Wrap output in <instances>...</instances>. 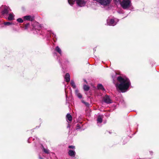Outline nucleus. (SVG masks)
<instances>
[{"mask_svg":"<svg viewBox=\"0 0 159 159\" xmlns=\"http://www.w3.org/2000/svg\"><path fill=\"white\" fill-rule=\"evenodd\" d=\"M55 50L57 52H58L60 55L61 54V50L58 46H57L56 47Z\"/></svg>","mask_w":159,"mask_h":159,"instance_id":"nucleus-12","label":"nucleus"},{"mask_svg":"<svg viewBox=\"0 0 159 159\" xmlns=\"http://www.w3.org/2000/svg\"><path fill=\"white\" fill-rule=\"evenodd\" d=\"M120 3L121 6L124 9L127 8L130 5V2L129 0H123Z\"/></svg>","mask_w":159,"mask_h":159,"instance_id":"nucleus-3","label":"nucleus"},{"mask_svg":"<svg viewBox=\"0 0 159 159\" xmlns=\"http://www.w3.org/2000/svg\"><path fill=\"white\" fill-rule=\"evenodd\" d=\"M69 3L71 5H72L76 2L77 5L80 7L84 6L86 2L84 0H68Z\"/></svg>","mask_w":159,"mask_h":159,"instance_id":"nucleus-2","label":"nucleus"},{"mask_svg":"<svg viewBox=\"0 0 159 159\" xmlns=\"http://www.w3.org/2000/svg\"><path fill=\"white\" fill-rule=\"evenodd\" d=\"M84 89L85 91H88L89 89V87L88 86L84 85Z\"/></svg>","mask_w":159,"mask_h":159,"instance_id":"nucleus-16","label":"nucleus"},{"mask_svg":"<svg viewBox=\"0 0 159 159\" xmlns=\"http://www.w3.org/2000/svg\"><path fill=\"white\" fill-rule=\"evenodd\" d=\"M17 21L19 23H22L23 22V20L21 18H19L17 19Z\"/></svg>","mask_w":159,"mask_h":159,"instance_id":"nucleus-19","label":"nucleus"},{"mask_svg":"<svg viewBox=\"0 0 159 159\" xmlns=\"http://www.w3.org/2000/svg\"><path fill=\"white\" fill-rule=\"evenodd\" d=\"M69 148H71L72 149H75V146L72 145L69 146Z\"/></svg>","mask_w":159,"mask_h":159,"instance_id":"nucleus-22","label":"nucleus"},{"mask_svg":"<svg viewBox=\"0 0 159 159\" xmlns=\"http://www.w3.org/2000/svg\"><path fill=\"white\" fill-rule=\"evenodd\" d=\"M102 116L99 115L97 118V123H101L102 121Z\"/></svg>","mask_w":159,"mask_h":159,"instance_id":"nucleus-10","label":"nucleus"},{"mask_svg":"<svg viewBox=\"0 0 159 159\" xmlns=\"http://www.w3.org/2000/svg\"><path fill=\"white\" fill-rule=\"evenodd\" d=\"M117 80L120 84H116V87L122 92L126 91L130 85V83L129 79L120 76L118 77Z\"/></svg>","mask_w":159,"mask_h":159,"instance_id":"nucleus-1","label":"nucleus"},{"mask_svg":"<svg viewBox=\"0 0 159 159\" xmlns=\"http://www.w3.org/2000/svg\"><path fill=\"white\" fill-rule=\"evenodd\" d=\"M14 15L13 13H11L9 14V16L8 17V19L9 20H12L14 19Z\"/></svg>","mask_w":159,"mask_h":159,"instance_id":"nucleus-11","label":"nucleus"},{"mask_svg":"<svg viewBox=\"0 0 159 159\" xmlns=\"http://www.w3.org/2000/svg\"><path fill=\"white\" fill-rule=\"evenodd\" d=\"M43 150L46 153L48 154L49 153V150L47 149H45L43 147Z\"/></svg>","mask_w":159,"mask_h":159,"instance_id":"nucleus-18","label":"nucleus"},{"mask_svg":"<svg viewBox=\"0 0 159 159\" xmlns=\"http://www.w3.org/2000/svg\"><path fill=\"white\" fill-rule=\"evenodd\" d=\"M4 24L6 25H12V23L9 22H6L4 23Z\"/></svg>","mask_w":159,"mask_h":159,"instance_id":"nucleus-20","label":"nucleus"},{"mask_svg":"<svg viewBox=\"0 0 159 159\" xmlns=\"http://www.w3.org/2000/svg\"><path fill=\"white\" fill-rule=\"evenodd\" d=\"M115 1L117 2H119L120 3V2L121 0H114Z\"/></svg>","mask_w":159,"mask_h":159,"instance_id":"nucleus-23","label":"nucleus"},{"mask_svg":"<svg viewBox=\"0 0 159 159\" xmlns=\"http://www.w3.org/2000/svg\"><path fill=\"white\" fill-rule=\"evenodd\" d=\"M11 10L8 7H5L4 10L2 11V13L3 14H7Z\"/></svg>","mask_w":159,"mask_h":159,"instance_id":"nucleus-7","label":"nucleus"},{"mask_svg":"<svg viewBox=\"0 0 159 159\" xmlns=\"http://www.w3.org/2000/svg\"><path fill=\"white\" fill-rule=\"evenodd\" d=\"M119 20L116 19H108L107 20V24L108 25L114 26L116 24V21L118 22Z\"/></svg>","mask_w":159,"mask_h":159,"instance_id":"nucleus-4","label":"nucleus"},{"mask_svg":"<svg viewBox=\"0 0 159 159\" xmlns=\"http://www.w3.org/2000/svg\"><path fill=\"white\" fill-rule=\"evenodd\" d=\"M39 158L40 159H42V158H41V157H39Z\"/></svg>","mask_w":159,"mask_h":159,"instance_id":"nucleus-24","label":"nucleus"},{"mask_svg":"<svg viewBox=\"0 0 159 159\" xmlns=\"http://www.w3.org/2000/svg\"><path fill=\"white\" fill-rule=\"evenodd\" d=\"M65 79L66 81L67 82H69L70 80V75L69 73H66L65 76Z\"/></svg>","mask_w":159,"mask_h":159,"instance_id":"nucleus-9","label":"nucleus"},{"mask_svg":"<svg viewBox=\"0 0 159 159\" xmlns=\"http://www.w3.org/2000/svg\"><path fill=\"white\" fill-rule=\"evenodd\" d=\"M23 18L24 20L32 21L34 20V16H26L23 17Z\"/></svg>","mask_w":159,"mask_h":159,"instance_id":"nucleus-5","label":"nucleus"},{"mask_svg":"<svg viewBox=\"0 0 159 159\" xmlns=\"http://www.w3.org/2000/svg\"><path fill=\"white\" fill-rule=\"evenodd\" d=\"M75 92L76 95L79 98H82V95L80 93H79V92L77 90H76Z\"/></svg>","mask_w":159,"mask_h":159,"instance_id":"nucleus-15","label":"nucleus"},{"mask_svg":"<svg viewBox=\"0 0 159 159\" xmlns=\"http://www.w3.org/2000/svg\"><path fill=\"white\" fill-rule=\"evenodd\" d=\"M82 102L83 103H84L86 106H88L89 104L88 103L85 102H84V100H82Z\"/></svg>","mask_w":159,"mask_h":159,"instance_id":"nucleus-21","label":"nucleus"},{"mask_svg":"<svg viewBox=\"0 0 159 159\" xmlns=\"http://www.w3.org/2000/svg\"><path fill=\"white\" fill-rule=\"evenodd\" d=\"M70 83L73 88H75V85L74 81L73 80H71Z\"/></svg>","mask_w":159,"mask_h":159,"instance_id":"nucleus-17","label":"nucleus"},{"mask_svg":"<svg viewBox=\"0 0 159 159\" xmlns=\"http://www.w3.org/2000/svg\"><path fill=\"white\" fill-rule=\"evenodd\" d=\"M69 156L71 157H74L75 154V151L72 150H69L68 152Z\"/></svg>","mask_w":159,"mask_h":159,"instance_id":"nucleus-8","label":"nucleus"},{"mask_svg":"<svg viewBox=\"0 0 159 159\" xmlns=\"http://www.w3.org/2000/svg\"><path fill=\"white\" fill-rule=\"evenodd\" d=\"M66 118L67 120L70 121L72 120V117L71 115L69 114H68L66 115Z\"/></svg>","mask_w":159,"mask_h":159,"instance_id":"nucleus-13","label":"nucleus"},{"mask_svg":"<svg viewBox=\"0 0 159 159\" xmlns=\"http://www.w3.org/2000/svg\"><path fill=\"white\" fill-rule=\"evenodd\" d=\"M98 89H101L103 91H105V89L102 86V85L101 84H99L98 85Z\"/></svg>","mask_w":159,"mask_h":159,"instance_id":"nucleus-14","label":"nucleus"},{"mask_svg":"<svg viewBox=\"0 0 159 159\" xmlns=\"http://www.w3.org/2000/svg\"><path fill=\"white\" fill-rule=\"evenodd\" d=\"M103 99L104 101L107 103H110L111 102V100L110 99V97L107 95H106L104 97Z\"/></svg>","mask_w":159,"mask_h":159,"instance_id":"nucleus-6","label":"nucleus"}]
</instances>
